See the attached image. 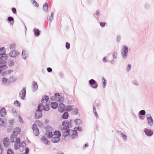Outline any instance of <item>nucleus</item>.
<instances>
[{
    "instance_id": "27",
    "label": "nucleus",
    "mask_w": 154,
    "mask_h": 154,
    "mask_svg": "<svg viewBox=\"0 0 154 154\" xmlns=\"http://www.w3.org/2000/svg\"><path fill=\"white\" fill-rule=\"evenodd\" d=\"M60 131H56L54 133V135L53 136H56V137H60Z\"/></svg>"
},
{
    "instance_id": "11",
    "label": "nucleus",
    "mask_w": 154,
    "mask_h": 154,
    "mask_svg": "<svg viewBox=\"0 0 154 154\" xmlns=\"http://www.w3.org/2000/svg\"><path fill=\"white\" fill-rule=\"evenodd\" d=\"M146 117L147 119L148 122L150 125H152L153 123V120L150 114H147L146 115Z\"/></svg>"
},
{
    "instance_id": "10",
    "label": "nucleus",
    "mask_w": 154,
    "mask_h": 154,
    "mask_svg": "<svg viewBox=\"0 0 154 154\" xmlns=\"http://www.w3.org/2000/svg\"><path fill=\"white\" fill-rule=\"evenodd\" d=\"M89 83L91 85H95L94 86L92 87L96 89L98 86V84L93 79H91L89 81Z\"/></svg>"
},
{
    "instance_id": "30",
    "label": "nucleus",
    "mask_w": 154,
    "mask_h": 154,
    "mask_svg": "<svg viewBox=\"0 0 154 154\" xmlns=\"http://www.w3.org/2000/svg\"><path fill=\"white\" fill-rule=\"evenodd\" d=\"M16 80V79L13 77H11L10 78L9 80L8 83H11L13 82Z\"/></svg>"
},
{
    "instance_id": "34",
    "label": "nucleus",
    "mask_w": 154,
    "mask_h": 154,
    "mask_svg": "<svg viewBox=\"0 0 154 154\" xmlns=\"http://www.w3.org/2000/svg\"><path fill=\"white\" fill-rule=\"evenodd\" d=\"M5 49V48L4 47H2L0 49V54H3H3H5V51H4Z\"/></svg>"
},
{
    "instance_id": "12",
    "label": "nucleus",
    "mask_w": 154,
    "mask_h": 154,
    "mask_svg": "<svg viewBox=\"0 0 154 154\" xmlns=\"http://www.w3.org/2000/svg\"><path fill=\"white\" fill-rule=\"evenodd\" d=\"M65 108V105L64 104L62 103H60L58 107V111L60 112H62L64 110Z\"/></svg>"
},
{
    "instance_id": "6",
    "label": "nucleus",
    "mask_w": 154,
    "mask_h": 154,
    "mask_svg": "<svg viewBox=\"0 0 154 154\" xmlns=\"http://www.w3.org/2000/svg\"><path fill=\"white\" fill-rule=\"evenodd\" d=\"M26 88H23L19 92V96L20 98L23 100H24L26 99Z\"/></svg>"
},
{
    "instance_id": "61",
    "label": "nucleus",
    "mask_w": 154,
    "mask_h": 154,
    "mask_svg": "<svg viewBox=\"0 0 154 154\" xmlns=\"http://www.w3.org/2000/svg\"><path fill=\"white\" fill-rule=\"evenodd\" d=\"M55 99V97L53 96L50 99L52 101H54Z\"/></svg>"
},
{
    "instance_id": "4",
    "label": "nucleus",
    "mask_w": 154,
    "mask_h": 154,
    "mask_svg": "<svg viewBox=\"0 0 154 154\" xmlns=\"http://www.w3.org/2000/svg\"><path fill=\"white\" fill-rule=\"evenodd\" d=\"M122 49L123 51L121 52V55L125 59L128 56V47L125 45Z\"/></svg>"
},
{
    "instance_id": "57",
    "label": "nucleus",
    "mask_w": 154,
    "mask_h": 154,
    "mask_svg": "<svg viewBox=\"0 0 154 154\" xmlns=\"http://www.w3.org/2000/svg\"><path fill=\"white\" fill-rule=\"evenodd\" d=\"M93 112L94 113V115L96 117H97L98 116L97 113V112L96 110L93 111Z\"/></svg>"
},
{
    "instance_id": "15",
    "label": "nucleus",
    "mask_w": 154,
    "mask_h": 154,
    "mask_svg": "<svg viewBox=\"0 0 154 154\" xmlns=\"http://www.w3.org/2000/svg\"><path fill=\"white\" fill-rule=\"evenodd\" d=\"M4 145L5 147H7L9 144V140L8 138H5L3 140Z\"/></svg>"
},
{
    "instance_id": "18",
    "label": "nucleus",
    "mask_w": 154,
    "mask_h": 154,
    "mask_svg": "<svg viewBox=\"0 0 154 154\" xmlns=\"http://www.w3.org/2000/svg\"><path fill=\"white\" fill-rule=\"evenodd\" d=\"M2 82L3 85H8L9 83H8L9 80L5 78H3L2 80Z\"/></svg>"
},
{
    "instance_id": "53",
    "label": "nucleus",
    "mask_w": 154,
    "mask_h": 154,
    "mask_svg": "<svg viewBox=\"0 0 154 154\" xmlns=\"http://www.w3.org/2000/svg\"><path fill=\"white\" fill-rule=\"evenodd\" d=\"M33 1V3H34L35 4V6L36 7H38L39 6L38 4L35 1V0H32Z\"/></svg>"
},
{
    "instance_id": "51",
    "label": "nucleus",
    "mask_w": 154,
    "mask_h": 154,
    "mask_svg": "<svg viewBox=\"0 0 154 154\" xmlns=\"http://www.w3.org/2000/svg\"><path fill=\"white\" fill-rule=\"evenodd\" d=\"M19 120L20 121V123H23V120L22 119V118H21V116H20V115H19Z\"/></svg>"
},
{
    "instance_id": "48",
    "label": "nucleus",
    "mask_w": 154,
    "mask_h": 154,
    "mask_svg": "<svg viewBox=\"0 0 154 154\" xmlns=\"http://www.w3.org/2000/svg\"><path fill=\"white\" fill-rule=\"evenodd\" d=\"M16 143H19L20 144V139L19 138H16V140L15 141Z\"/></svg>"
},
{
    "instance_id": "36",
    "label": "nucleus",
    "mask_w": 154,
    "mask_h": 154,
    "mask_svg": "<svg viewBox=\"0 0 154 154\" xmlns=\"http://www.w3.org/2000/svg\"><path fill=\"white\" fill-rule=\"evenodd\" d=\"M139 114L142 116L145 115L146 114V112L145 110H142L139 112Z\"/></svg>"
},
{
    "instance_id": "32",
    "label": "nucleus",
    "mask_w": 154,
    "mask_h": 154,
    "mask_svg": "<svg viewBox=\"0 0 154 154\" xmlns=\"http://www.w3.org/2000/svg\"><path fill=\"white\" fill-rule=\"evenodd\" d=\"M17 138H15V136H13L12 134L11 136L10 142L11 143H13L14 142V140Z\"/></svg>"
},
{
    "instance_id": "43",
    "label": "nucleus",
    "mask_w": 154,
    "mask_h": 154,
    "mask_svg": "<svg viewBox=\"0 0 154 154\" xmlns=\"http://www.w3.org/2000/svg\"><path fill=\"white\" fill-rule=\"evenodd\" d=\"M14 19L13 17H9L8 18V20L9 22H11L13 21Z\"/></svg>"
},
{
    "instance_id": "49",
    "label": "nucleus",
    "mask_w": 154,
    "mask_h": 154,
    "mask_svg": "<svg viewBox=\"0 0 154 154\" xmlns=\"http://www.w3.org/2000/svg\"><path fill=\"white\" fill-rule=\"evenodd\" d=\"M131 65L130 64H128V67H127V71H129L131 69Z\"/></svg>"
},
{
    "instance_id": "1",
    "label": "nucleus",
    "mask_w": 154,
    "mask_h": 154,
    "mask_svg": "<svg viewBox=\"0 0 154 154\" xmlns=\"http://www.w3.org/2000/svg\"><path fill=\"white\" fill-rule=\"evenodd\" d=\"M71 121H65L62 122V126L61 127L60 129L62 132L63 137H65L69 135V129L68 128L72 126Z\"/></svg>"
},
{
    "instance_id": "39",
    "label": "nucleus",
    "mask_w": 154,
    "mask_h": 154,
    "mask_svg": "<svg viewBox=\"0 0 154 154\" xmlns=\"http://www.w3.org/2000/svg\"><path fill=\"white\" fill-rule=\"evenodd\" d=\"M22 54L23 58L24 59H25L26 58V52L24 50L22 51Z\"/></svg>"
},
{
    "instance_id": "31",
    "label": "nucleus",
    "mask_w": 154,
    "mask_h": 154,
    "mask_svg": "<svg viewBox=\"0 0 154 154\" xmlns=\"http://www.w3.org/2000/svg\"><path fill=\"white\" fill-rule=\"evenodd\" d=\"M20 144L19 143H15L14 145V148L16 150L18 149L20 146Z\"/></svg>"
},
{
    "instance_id": "45",
    "label": "nucleus",
    "mask_w": 154,
    "mask_h": 154,
    "mask_svg": "<svg viewBox=\"0 0 154 154\" xmlns=\"http://www.w3.org/2000/svg\"><path fill=\"white\" fill-rule=\"evenodd\" d=\"M14 104L17 106H20V103L17 100H16L14 102Z\"/></svg>"
},
{
    "instance_id": "47",
    "label": "nucleus",
    "mask_w": 154,
    "mask_h": 154,
    "mask_svg": "<svg viewBox=\"0 0 154 154\" xmlns=\"http://www.w3.org/2000/svg\"><path fill=\"white\" fill-rule=\"evenodd\" d=\"M133 83L134 85H135L136 86L138 85L139 84L138 83V82L136 81H134L133 82Z\"/></svg>"
},
{
    "instance_id": "44",
    "label": "nucleus",
    "mask_w": 154,
    "mask_h": 154,
    "mask_svg": "<svg viewBox=\"0 0 154 154\" xmlns=\"http://www.w3.org/2000/svg\"><path fill=\"white\" fill-rule=\"evenodd\" d=\"M70 44L68 42H66V47L67 49H69L70 48Z\"/></svg>"
},
{
    "instance_id": "23",
    "label": "nucleus",
    "mask_w": 154,
    "mask_h": 154,
    "mask_svg": "<svg viewBox=\"0 0 154 154\" xmlns=\"http://www.w3.org/2000/svg\"><path fill=\"white\" fill-rule=\"evenodd\" d=\"M48 3H46L43 6V9L45 11H47L48 10Z\"/></svg>"
},
{
    "instance_id": "14",
    "label": "nucleus",
    "mask_w": 154,
    "mask_h": 154,
    "mask_svg": "<svg viewBox=\"0 0 154 154\" xmlns=\"http://www.w3.org/2000/svg\"><path fill=\"white\" fill-rule=\"evenodd\" d=\"M144 132L146 135L148 136H151L153 134V131L148 129H145L144 131Z\"/></svg>"
},
{
    "instance_id": "17",
    "label": "nucleus",
    "mask_w": 154,
    "mask_h": 154,
    "mask_svg": "<svg viewBox=\"0 0 154 154\" xmlns=\"http://www.w3.org/2000/svg\"><path fill=\"white\" fill-rule=\"evenodd\" d=\"M52 141L54 143H57L60 140L59 137L54 136L52 139Z\"/></svg>"
},
{
    "instance_id": "62",
    "label": "nucleus",
    "mask_w": 154,
    "mask_h": 154,
    "mask_svg": "<svg viewBox=\"0 0 154 154\" xmlns=\"http://www.w3.org/2000/svg\"><path fill=\"white\" fill-rule=\"evenodd\" d=\"M103 61L104 62H106L107 61V60H106V58L104 57L102 59Z\"/></svg>"
},
{
    "instance_id": "35",
    "label": "nucleus",
    "mask_w": 154,
    "mask_h": 154,
    "mask_svg": "<svg viewBox=\"0 0 154 154\" xmlns=\"http://www.w3.org/2000/svg\"><path fill=\"white\" fill-rule=\"evenodd\" d=\"M72 106L70 105H68L66 107V110L68 111L72 110Z\"/></svg>"
},
{
    "instance_id": "29",
    "label": "nucleus",
    "mask_w": 154,
    "mask_h": 154,
    "mask_svg": "<svg viewBox=\"0 0 154 154\" xmlns=\"http://www.w3.org/2000/svg\"><path fill=\"white\" fill-rule=\"evenodd\" d=\"M68 117V113L66 112H65L62 116V118L64 119H66Z\"/></svg>"
},
{
    "instance_id": "40",
    "label": "nucleus",
    "mask_w": 154,
    "mask_h": 154,
    "mask_svg": "<svg viewBox=\"0 0 154 154\" xmlns=\"http://www.w3.org/2000/svg\"><path fill=\"white\" fill-rule=\"evenodd\" d=\"M103 79L104 81L103 82V87L104 88L106 85V80L104 77H103Z\"/></svg>"
},
{
    "instance_id": "56",
    "label": "nucleus",
    "mask_w": 154,
    "mask_h": 154,
    "mask_svg": "<svg viewBox=\"0 0 154 154\" xmlns=\"http://www.w3.org/2000/svg\"><path fill=\"white\" fill-rule=\"evenodd\" d=\"M29 152V149L28 148H26V149L25 150V154H28Z\"/></svg>"
},
{
    "instance_id": "13",
    "label": "nucleus",
    "mask_w": 154,
    "mask_h": 154,
    "mask_svg": "<svg viewBox=\"0 0 154 154\" xmlns=\"http://www.w3.org/2000/svg\"><path fill=\"white\" fill-rule=\"evenodd\" d=\"M117 133H118L121 137H122L125 141H126L127 140V137L126 135L122 132L118 131L117 132Z\"/></svg>"
},
{
    "instance_id": "54",
    "label": "nucleus",
    "mask_w": 154,
    "mask_h": 154,
    "mask_svg": "<svg viewBox=\"0 0 154 154\" xmlns=\"http://www.w3.org/2000/svg\"><path fill=\"white\" fill-rule=\"evenodd\" d=\"M105 24H106V23L105 22H103V23L100 22V26L102 27L104 26L105 25Z\"/></svg>"
},
{
    "instance_id": "2",
    "label": "nucleus",
    "mask_w": 154,
    "mask_h": 154,
    "mask_svg": "<svg viewBox=\"0 0 154 154\" xmlns=\"http://www.w3.org/2000/svg\"><path fill=\"white\" fill-rule=\"evenodd\" d=\"M49 99L48 96L45 95V96H44L42 98V100L41 103L40 104H42L43 106L41 107V109L44 110L45 111H48L50 108L49 105V104L46 103Z\"/></svg>"
},
{
    "instance_id": "3",
    "label": "nucleus",
    "mask_w": 154,
    "mask_h": 154,
    "mask_svg": "<svg viewBox=\"0 0 154 154\" xmlns=\"http://www.w3.org/2000/svg\"><path fill=\"white\" fill-rule=\"evenodd\" d=\"M42 104H39L38 106V109L35 112V118L36 119H39L42 116V110L41 107L43 106Z\"/></svg>"
},
{
    "instance_id": "63",
    "label": "nucleus",
    "mask_w": 154,
    "mask_h": 154,
    "mask_svg": "<svg viewBox=\"0 0 154 154\" xmlns=\"http://www.w3.org/2000/svg\"><path fill=\"white\" fill-rule=\"evenodd\" d=\"M95 14L97 16H99L100 14L99 12L98 11H97L96 12Z\"/></svg>"
},
{
    "instance_id": "21",
    "label": "nucleus",
    "mask_w": 154,
    "mask_h": 154,
    "mask_svg": "<svg viewBox=\"0 0 154 154\" xmlns=\"http://www.w3.org/2000/svg\"><path fill=\"white\" fill-rule=\"evenodd\" d=\"M50 105L51 108L54 109H55L57 108L58 104L57 102H53L51 103Z\"/></svg>"
},
{
    "instance_id": "22",
    "label": "nucleus",
    "mask_w": 154,
    "mask_h": 154,
    "mask_svg": "<svg viewBox=\"0 0 154 154\" xmlns=\"http://www.w3.org/2000/svg\"><path fill=\"white\" fill-rule=\"evenodd\" d=\"M8 57V56L6 54H0V59L4 61Z\"/></svg>"
},
{
    "instance_id": "42",
    "label": "nucleus",
    "mask_w": 154,
    "mask_h": 154,
    "mask_svg": "<svg viewBox=\"0 0 154 154\" xmlns=\"http://www.w3.org/2000/svg\"><path fill=\"white\" fill-rule=\"evenodd\" d=\"M117 52L116 51H114L112 54V56L114 59H116L117 57Z\"/></svg>"
},
{
    "instance_id": "20",
    "label": "nucleus",
    "mask_w": 154,
    "mask_h": 154,
    "mask_svg": "<svg viewBox=\"0 0 154 154\" xmlns=\"http://www.w3.org/2000/svg\"><path fill=\"white\" fill-rule=\"evenodd\" d=\"M50 130L48 131V129H47V131L49 133L48 135V137L49 138H51L52 137V136H53V134H52V129L51 127H49Z\"/></svg>"
},
{
    "instance_id": "38",
    "label": "nucleus",
    "mask_w": 154,
    "mask_h": 154,
    "mask_svg": "<svg viewBox=\"0 0 154 154\" xmlns=\"http://www.w3.org/2000/svg\"><path fill=\"white\" fill-rule=\"evenodd\" d=\"M10 48L11 50H14L15 48V44H11L10 46Z\"/></svg>"
},
{
    "instance_id": "50",
    "label": "nucleus",
    "mask_w": 154,
    "mask_h": 154,
    "mask_svg": "<svg viewBox=\"0 0 154 154\" xmlns=\"http://www.w3.org/2000/svg\"><path fill=\"white\" fill-rule=\"evenodd\" d=\"M12 11L14 14H16L17 13L16 9L14 8H12Z\"/></svg>"
},
{
    "instance_id": "8",
    "label": "nucleus",
    "mask_w": 154,
    "mask_h": 154,
    "mask_svg": "<svg viewBox=\"0 0 154 154\" xmlns=\"http://www.w3.org/2000/svg\"><path fill=\"white\" fill-rule=\"evenodd\" d=\"M32 128L33 130V133L35 136H37L39 133V131L36 125L35 124H33Z\"/></svg>"
},
{
    "instance_id": "41",
    "label": "nucleus",
    "mask_w": 154,
    "mask_h": 154,
    "mask_svg": "<svg viewBox=\"0 0 154 154\" xmlns=\"http://www.w3.org/2000/svg\"><path fill=\"white\" fill-rule=\"evenodd\" d=\"M4 123V121L2 119H0V126H2Z\"/></svg>"
},
{
    "instance_id": "64",
    "label": "nucleus",
    "mask_w": 154,
    "mask_h": 154,
    "mask_svg": "<svg viewBox=\"0 0 154 154\" xmlns=\"http://www.w3.org/2000/svg\"><path fill=\"white\" fill-rule=\"evenodd\" d=\"M139 117L140 119L141 120H143L144 119V118L141 115H140L139 116Z\"/></svg>"
},
{
    "instance_id": "25",
    "label": "nucleus",
    "mask_w": 154,
    "mask_h": 154,
    "mask_svg": "<svg viewBox=\"0 0 154 154\" xmlns=\"http://www.w3.org/2000/svg\"><path fill=\"white\" fill-rule=\"evenodd\" d=\"M42 140L45 144H48V141L47 139L44 136H43L42 138Z\"/></svg>"
},
{
    "instance_id": "19",
    "label": "nucleus",
    "mask_w": 154,
    "mask_h": 154,
    "mask_svg": "<svg viewBox=\"0 0 154 154\" xmlns=\"http://www.w3.org/2000/svg\"><path fill=\"white\" fill-rule=\"evenodd\" d=\"M33 91H35L38 88V85L37 82L35 81L33 82Z\"/></svg>"
},
{
    "instance_id": "46",
    "label": "nucleus",
    "mask_w": 154,
    "mask_h": 154,
    "mask_svg": "<svg viewBox=\"0 0 154 154\" xmlns=\"http://www.w3.org/2000/svg\"><path fill=\"white\" fill-rule=\"evenodd\" d=\"M26 144L24 141H22L21 146L23 147H24L26 146Z\"/></svg>"
},
{
    "instance_id": "37",
    "label": "nucleus",
    "mask_w": 154,
    "mask_h": 154,
    "mask_svg": "<svg viewBox=\"0 0 154 154\" xmlns=\"http://www.w3.org/2000/svg\"><path fill=\"white\" fill-rule=\"evenodd\" d=\"M7 154H14V152L11 149H9L7 150Z\"/></svg>"
},
{
    "instance_id": "9",
    "label": "nucleus",
    "mask_w": 154,
    "mask_h": 154,
    "mask_svg": "<svg viewBox=\"0 0 154 154\" xmlns=\"http://www.w3.org/2000/svg\"><path fill=\"white\" fill-rule=\"evenodd\" d=\"M21 131V129L19 127H17L14 129V131L12 133V134L15 136V138H17V136L20 134Z\"/></svg>"
},
{
    "instance_id": "16",
    "label": "nucleus",
    "mask_w": 154,
    "mask_h": 154,
    "mask_svg": "<svg viewBox=\"0 0 154 154\" xmlns=\"http://www.w3.org/2000/svg\"><path fill=\"white\" fill-rule=\"evenodd\" d=\"M6 115V110L5 108H2L0 109V115L2 117H4Z\"/></svg>"
},
{
    "instance_id": "55",
    "label": "nucleus",
    "mask_w": 154,
    "mask_h": 154,
    "mask_svg": "<svg viewBox=\"0 0 154 154\" xmlns=\"http://www.w3.org/2000/svg\"><path fill=\"white\" fill-rule=\"evenodd\" d=\"M47 70L48 72H51L52 71V69L51 68L48 67L47 68Z\"/></svg>"
},
{
    "instance_id": "60",
    "label": "nucleus",
    "mask_w": 154,
    "mask_h": 154,
    "mask_svg": "<svg viewBox=\"0 0 154 154\" xmlns=\"http://www.w3.org/2000/svg\"><path fill=\"white\" fill-rule=\"evenodd\" d=\"M73 114L75 115H77L78 114V112L77 110H76L74 111L73 112Z\"/></svg>"
},
{
    "instance_id": "52",
    "label": "nucleus",
    "mask_w": 154,
    "mask_h": 154,
    "mask_svg": "<svg viewBox=\"0 0 154 154\" xmlns=\"http://www.w3.org/2000/svg\"><path fill=\"white\" fill-rule=\"evenodd\" d=\"M37 122L38 123V126H41L43 125V124L42 122L40 121H38Z\"/></svg>"
},
{
    "instance_id": "33",
    "label": "nucleus",
    "mask_w": 154,
    "mask_h": 154,
    "mask_svg": "<svg viewBox=\"0 0 154 154\" xmlns=\"http://www.w3.org/2000/svg\"><path fill=\"white\" fill-rule=\"evenodd\" d=\"M75 122L76 124V125H78L80 124L81 123V121L80 119H76L75 120Z\"/></svg>"
},
{
    "instance_id": "7",
    "label": "nucleus",
    "mask_w": 154,
    "mask_h": 154,
    "mask_svg": "<svg viewBox=\"0 0 154 154\" xmlns=\"http://www.w3.org/2000/svg\"><path fill=\"white\" fill-rule=\"evenodd\" d=\"M20 54V53L18 51L13 50L10 52L9 55L11 57L14 58L18 56Z\"/></svg>"
},
{
    "instance_id": "26",
    "label": "nucleus",
    "mask_w": 154,
    "mask_h": 154,
    "mask_svg": "<svg viewBox=\"0 0 154 154\" xmlns=\"http://www.w3.org/2000/svg\"><path fill=\"white\" fill-rule=\"evenodd\" d=\"M7 68V66L6 65H3L0 66V73L3 69H6Z\"/></svg>"
},
{
    "instance_id": "58",
    "label": "nucleus",
    "mask_w": 154,
    "mask_h": 154,
    "mask_svg": "<svg viewBox=\"0 0 154 154\" xmlns=\"http://www.w3.org/2000/svg\"><path fill=\"white\" fill-rule=\"evenodd\" d=\"M121 38L120 36L119 35L117 36V41L118 42H119L120 41V40Z\"/></svg>"
},
{
    "instance_id": "5",
    "label": "nucleus",
    "mask_w": 154,
    "mask_h": 154,
    "mask_svg": "<svg viewBox=\"0 0 154 154\" xmlns=\"http://www.w3.org/2000/svg\"><path fill=\"white\" fill-rule=\"evenodd\" d=\"M69 134L72 138H77L78 136L77 132L75 130H69Z\"/></svg>"
},
{
    "instance_id": "24",
    "label": "nucleus",
    "mask_w": 154,
    "mask_h": 154,
    "mask_svg": "<svg viewBox=\"0 0 154 154\" xmlns=\"http://www.w3.org/2000/svg\"><path fill=\"white\" fill-rule=\"evenodd\" d=\"M34 33L36 36H39L40 34V31L38 29H34Z\"/></svg>"
},
{
    "instance_id": "59",
    "label": "nucleus",
    "mask_w": 154,
    "mask_h": 154,
    "mask_svg": "<svg viewBox=\"0 0 154 154\" xmlns=\"http://www.w3.org/2000/svg\"><path fill=\"white\" fill-rule=\"evenodd\" d=\"M54 97H55V98L56 97H58L60 96V95H59V94L56 93L54 94Z\"/></svg>"
},
{
    "instance_id": "28",
    "label": "nucleus",
    "mask_w": 154,
    "mask_h": 154,
    "mask_svg": "<svg viewBox=\"0 0 154 154\" xmlns=\"http://www.w3.org/2000/svg\"><path fill=\"white\" fill-rule=\"evenodd\" d=\"M54 14L53 13H51V16L50 17L49 16H48L47 17V19L49 21H50V22H51V21L53 20L54 18Z\"/></svg>"
}]
</instances>
